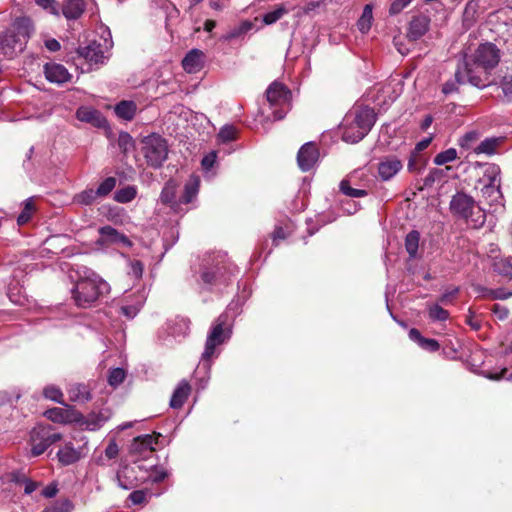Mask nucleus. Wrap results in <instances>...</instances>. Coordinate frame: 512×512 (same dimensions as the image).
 Listing matches in <instances>:
<instances>
[{"mask_svg": "<svg viewBox=\"0 0 512 512\" xmlns=\"http://www.w3.org/2000/svg\"><path fill=\"white\" fill-rule=\"evenodd\" d=\"M500 58V50L490 42L480 44L471 56H465L463 66L469 84L480 89L492 85L491 71L499 64Z\"/></svg>", "mask_w": 512, "mask_h": 512, "instance_id": "1", "label": "nucleus"}, {"mask_svg": "<svg viewBox=\"0 0 512 512\" xmlns=\"http://www.w3.org/2000/svg\"><path fill=\"white\" fill-rule=\"evenodd\" d=\"M76 281L71 289L72 299L77 307L89 308L100 297L110 291L109 284L93 270L81 266L76 270Z\"/></svg>", "mask_w": 512, "mask_h": 512, "instance_id": "2", "label": "nucleus"}, {"mask_svg": "<svg viewBox=\"0 0 512 512\" xmlns=\"http://www.w3.org/2000/svg\"><path fill=\"white\" fill-rule=\"evenodd\" d=\"M227 316L220 315L216 321L212 324L210 331L208 332L204 351L201 356V361L205 368L210 369L211 359L218 356L216 348L225 342H227L232 334L231 328L227 325Z\"/></svg>", "mask_w": 512, "mask_h": 512, "instance_id": "3", "label": "nucleus"}, {"mask_svg": "<svg viewBox=\"0 0 512 512\" xmlns=\"http://www.w3.org/2000/svg\"><path fill=\"white\" fill-rule=\"evenodd\" d=\"M450 209L455 215L464 218L473 228H480L486 221V215L482 209L476 205L471 196L463 192H458L452 197Z\"/></svg>", "mask_w": 512, "mask_h": 512, "instance_id": "4", "label": "nucleus"}, {"mask_svg": "<svg viewBox=\"0 0 512 512\" xmlns=\"http://www.w3.org/2000/svg\"><path fill=\"white\" fill-rule=\"evenodd\" d=\"M231 274L225 263V257L218 254L212 260L206 259L200 273V284L203 289L211 290L214 286L227 283Z\"/></svg>", "mask_w": 512, "mask_h": 512, "instance_id": "5", "label": "nucleus"}, {"mask_svg": "<svg viewBox=\"0 0 512 512\" xmlns=\"http://www.w3.org/2000/svg\"><path fill=\"white\" fill-rule=\"evenodd\" d=\"M142 153L147 164L160 168L168 157L167 141L157 134H151L142 140Z\"/></svg>", "mask_w": 512, "mask_h": 512, "instance_id": "6", "label": "nucleus"}, {"mask_svg": "<svg viewBox=\"0 0 512 512\" xmlns=\"http://www.w3.org/2000/svg\"><path fill=\"white\" fill-rule=\"evenodd\" d=\"M375 121L376 116L372 109L366 107L355 111L350 123L357 127V134L343 132L342 139L347 143H358L368 134Z\"/></svg>", "mask_w": 512, "mask_h": 512, "instance_id": "7", "label": "nucleus"}, {"mask_svg": "<svg viewBox=\"0 0 512 512\" xmlns=\"http://www.w3.org/2000/svg\"><path fill=\"white\" fill-rule=\"evenodd\" d=\"M60 433L52 432L51 426H38L32 429L30 433L31 456L42 455L48 447L61 440Z\"/></svg>", "mask_w": 512, "mask_h": 512, "instance_id": "8", "label": "nucleus"}, {"mask_svg": "<svg viewBox=\"0 0 512 512\" xmlns=\"http://www.w3.org/2000/svg\"><path fill=\"white\" fill-rule=\"evenodd\" d=\"M117 180L115 177H107L104 179L97 189L87 188L74 196V201L81 205H92L98 198L108 196L116 187Z\"/></svg>", "mask_w": 512, "mask_h": 512, "instance_id": "9", "label": "nucleus"}, {"mask_svg": "<svg viewBox=\"0 0 512 512\" xmlns=\"http://www.w3.org/2000/svg\"><path fill=\"white\" fill-rule=\"evenodd\" d=\"M77 54L79 58L86 61L91 69L94 66L98 67L99 65H103L108 59V56L105 55L102 44L97 43L96 41H92L86 46H80L77 49Z\"/></svg>", "mask_w": 512, "mask_h": 512, "instance_id": "10", "label": "nucleus"}, {"mask_svg": "<svg viewBox=\"0 0 512 512\" xmlns=\"http://www.w3.org/2000/svg\"><path fill=\"white\" fill-rule=\"evenodd\" d=\"M403 168L402 161L395 155L381 157L377 165L379 178L384 181H390Z\"/></svg>", "mask_w": 512, "mask_h": 512, "instance_id": "11", "label": "nucleus"}, {"mask_svg": "<svg viewBox=\"0 0 512 512\" xmlns=\"http://www.w3.org/2000/svg\"><path fill=\"white\" fill-rule=\"evenodd\" d=\"M319 159V150L313 142L305 143L298 151L297 163L301 171L311 170Z\"/></svg>", "mask_w": 512, "mask_h": 512, "instance_id": "12", "label": "nucleus"}, {"mask_svg": "<svg viewBox=\"0 0 512 512\" xmlns=\"http://www.w3.org/2000/svg\"><path fill=\"white\" fill-rule=\"evenodd\" d=\"M112 411L109 408H102L99 411H92L87 416L77 419L87 430L96 431L100 429L110 418Z\"/></svg>", "mask_w": 512, "mask_h": 512, "instance_id": "13", "label": "nucleus"}, {"mask_svg": "<svg viewBox=\"0 0 512 512\" xmlns=\"http://www.w3.org/2000/svg\"><path fill=\"white\" fill-rule=\"evenodd\" d=\"M23 41L17 38L12 32L6 30L0 35V53L7 58H13L18 52L24 49Z\"/></svg>", "mask_w": 512, "mask_h": 512, "instance_id": "14", "label": "nucleus"}, {"mask_svg": "<svg viewBox=\"0 0 512 512\" xmlns=\"http://www.w3.org/2000/svg\"><path fill=\"white\" fill-rule=\"evenodd\" d=\"M76 118L85 123H89L97 128H106L108 126L107 119L103 114L90 106H80L76 110Z\"/></svg>", "mask_w": 512, "mask_h": 512, "instance_id": "15", "label": "nucleus"}, {"mask_svg": "<svg viewBox=\"0 0 512 512\" xmlns=\"http://www.w3.org/2000/svg\"><path fill=\"white\" fill-rule=\"evenodd\" d=\"M268 102L271 106H288L291 92L285 85L279 82H273L266 91Z\"/></svg>", "mask_w": 512, "mask_h": 512, "instance_id": "16", "label": "nucleus"}, {"mask_svg": "<svg viewBox=\"0 0 512 512\" xmlns=\"http://www.w3.org/2000/svg\"><path fill=\"white\" fill-rule=\"evenodd\" d=\"M44 74L49 82L56 84H63L71 79V74L68 70L58 63H46L44 65Z\"/></svg>", "mask_w": 512, "mask_h": 512, "instance_id": "17", "label": "nucleus"}, {"mask_svg": "<svg viewBox=\"0 0 512 512\" xmlns=\"http://www.w3.org/2000/svg\"><path fill=\"white\" fill-rule=\"evenodd\" d=\"M491 267L494 273L510 281L512 280V257L511 256H489Z\"/></svg>", "mask_w": 512, "mask_h": 512, "instance_id": "18", "label": "nucleus"}, {"mask_svg": "<svg viewBox=\"0 0 512 512\" xmlns=\"http://www.w3.org/2000/svg\"><path fill=\"white\" fill-rule=\"evenodd\" d=\"M204 62V52L199 49H192L183 58L182 66L188 73H197L204 67Z\"/></svg>", "mask_w": 512, "mask_h": 512, "instance_id": "19", "label": "nucleus"}, {"mask_svg": "<svg viewBox=\"0 0 512 512\" xmlns=\"http://www.w3.org/2000/svg\"><path fill=\"white\" fill-rule=\"evenodd\" d=\"M156 438L153 435L145 434L134 438L130 446V452L140 456H146L154 451Z\"/></svg>", "mask_w": 512, "mask_h": 512, "instance_id": "20", "label": "nucleus"}, {"mask_svg": "<svg viewBox=\"0 0 512 512\" xmlns=\"http://www.w3.org/2000/svg\"><path fill=\"white\" fill-rule=\"evenodd\" d=\"M136 474L137 471L135 467L124 466L116 475L118 486L124 490H130L137 487L139 480Z\"/></svg>", "mask_w": 512, "mask_h": 512, "instance_id": "21", "label": "nucleus"}, {"mask_svg": "<svg viewBox=\"0 0 512 512\" xmlns=\"http://www.w3.org/2000/svg\"><path fill=\"white\" fill-rule=\"evenodd\" d=\"M12 32L17 38H21L23 41V45H26L27 40L30 38L33 33L32 22L27 17L17 18L12 26L7 29Z\"/></svg>", "mask_w": 512, "mask_h": 512, "instance_id": "22", "label": "nucleus"}, {"mask_svg": "<svg viewBox=\"0 0 512 512\" xmlns=\"http://www.w3.org/2000/svg\"><path fill=\"white\" fill-rule=\"evenodd\" d=\"M493 84H497L503 93V98L507 102L512 101V66L500 69L497 80L494 78Z\"/></svg>", "mask_w": 512, "mask_h": 512, "instance_id": "23", "label": "nucleus"}, {"mask_svg": "<svg viewBox=\"0 0 512 512\" xmlns=\"http://www.w3.org/2000/svg\"><path fill=\"white\" fill-rule=\"evenodd\" d=\"M190 393L191 386L189 382L184 379L181 380L172 394V397L170 399V407L173 409L181 408L184 405Z\"/></svg>", "mask_w": 512, "mask_h": 512, "instance_id": "24", "label": "nucleus"}, {"mask_svg": "<svg viewBox=\"0 0 512 512\" xmlns=\"http://www.w3.org/2000/svg\"><path fill=\"white\" fill-rule=\"evenodd\" d=\"M429 29V19L426 16H417L409 24L408 37L412 40L420 39Z\"/></svg>", "mask_w": 512, "mask_h": 512, "instance_id": "25", "label": "nucleus"}, {"mask_svg": "<svg viewBox=\"0 0 512 512\" xmlns=\"http://www.w3.org/2000/svg\"><path fill=\"white\" fill-rule=\"evenodd\" d=\"M99 234L101 235L102 239L105 242L117 243V244L119 243L124 246L132 245L131 241L129 240V238L126 235L119 233L112 226L107 225V226H103V227L99 228Z\"/></svg>", "mask_w": 512, "mask_h": 512, "instance_id": "26", "label": "nucleus"}, {"mask_svg": "<svg viewBox=\"0 0 512 512\" xmlns=\"http://www.w3.org/2000/svg\"><path fill=\"white\" fill-rule=\"evenodd\" d=\"M465 83H469L467 81L465 67L463 65L458 66V68L454 74V79H450L443 84L442 92L445 95L452 94L458 90V85L465 84Z\"/></svg>", "mask_w": 512, "mask_h": 512, "instance_id": "27", "label": "nucleus"}, {"mask_svg": "<svg viewBox=\"0 0 512 512\" xmlns=\"http://www.w3.org/2000/svg\"><path fill=\"white\" fill-rule=\"evenodd\" d=\"M84 10V0H67L62 6V14L68 20L78 19Z\"/></svg>", "mask_w": 512, "mask_h": 512, "instance_id": "28", "label": "nucleus"}, {"mask_svg": "<svg viewBox=\"0 0 512 512\" xmlns=\"http://www.w3.org/2000/svg\"><path fill=\"white\" fill-rule=\"evenodd\" d=\"M501 184L483 185L481 188L482 197L492 206H503V195L500 189Z\"/></svg>", "mask_w": 512, "mask_h": 512, "instance_id": "29", "label": "nucleus"}, {"mask_svg": "<svg viewBox=\"0 0 512 512\" xmlns=\"http://www.w3.org/2000/svg\"><path fill=\"white\" fill-rule=\"evenodd\" d=\"M57 457L62 465L68 466L79 461L82 455L81 451L75 449L72 444H66L58 451Z\"/></svg>", "mask_w": 512, "mask_h": 512, "instance_id": "30", "label": "nucleus"}, {"mask_svg": "<svg viewBox=\"0 0 512 512\" xmlns=\"http://www.w3.org/2000/svg\"><path fill=\"white\" fill-rule=\"evenodd\" d=\"M409 338L416 342L422 349L429 352H435L440 348L439 343L435 339L423 337L416 328L410 329Z\"/></svg>", "mask_w": 512, "mask_h": 512, "instance_id": "31", "label": "nucleus"}, {"mask_svg": "<svg viewBox=\"0 0 512 512\" xmlns=\"http://www.w3.org/2000/svg\"><path fill=\"white\" fill-rule=\"evenodd\" d=\"M199 177L192 175L185 183L184 192L181 196L180 202L184 204L191 203L199 192Z\"/></svg>", "mask_w": 512, "mask_h": 512, "instance_id": "32", "label": "nucleus"}, {"mask_svg": "<svg viewBox=\"0 0 512 512\" xmlns=\"http://www.w3.org/2000/svg\"><path fill=\"white\" fill-rule=\"evenodd\" d=\"M483 178L479 180L483 185L501 184V170L496 164H486L483 166Z\"/></svg>", "mask_w": 512, "mask_h": 512, "instance_id": "33", "label": "nucleus"}, {"mask_svg": "<svg viewBox=\"0 0 512 512\" xmlns=\"http://www.w3.org/2000/svg\"><path fill=\"white\" fill-rule=\"evenodd\" d=\"M68 395L73 402H87L91 399V394L88 387L85 384L76 383L70 385L68 389Z\"/></svg>", "mask_w": 512, "mask_h": 512, "instance_id": "34", "label": "nucleus"}, {"mask_svg": "<svg viewBox=\"0 0 512 512\" xmlns=\"http://www.w3.org/2000/svg\"><path fill=\"white\" fill-rule=\"evenodd\" d=\"M34 199L35 197H29L23 201L22 211L17 217V224L19 226L27 224L32 219V216L36 211Z\"/></svg>", "mask_w": 512, "mask_h": 512, "instance_id": "35", "label": "nucleus"}, {"mask_svg": "<svg viewBox=\"0 0 512 512\" xmlns=\"http://www.w3.org/2000/svg\"><path fill=\"white\" fill-rule=\"evenodd\" d=\"M137 107L133 101H121L115 106L116 115L124 120H132L135 116Z\"/></svg>", "mask_w": 512, "mask_h": 512, "instance_id": "36", "label": "nucleus"}, {"mask_svg": "<svg viewBox=\"0 0 512 512\" xmlns=\"http://www.w3.org/2000/svg\"><path fill=\"white\" fill-rule=\"evenodd\" d=\"M501 142V137L486 138L476 148H474V152L476 154L492 155L496 152V149Z\"/></svg>", "mask_w": 512, "mask_h": 512, "instance_id": "37", "label": "nucleus"}, {"mask_svg": "<svg viewBox=\"0 0 512 512\" xmlns=\"http://www.w3.org/2000/svg\"><path fill=\"white\" fill-rule=\"evenodd\" d=\"M253 28V24L251 21L245 20L241 22L239 25L231 28L223 37L222 39L225 41H231L236 38H239L243 35H245L247 32H249Z\"/></svg>", "mask_w": 512, "mask_h": 512, "instance_id": "38", "label": "nucleus"}, {"mask_svg": "<svg viewBox=\"0 0 512 512\" xmlns=\"http://www.w3.org/2000/svg\"><path fill=\"white\" fill-rule=\"evenodd\" d=\"M373 21V11L372 6L370 4H367L364 6L363 12L361 17L357 21V27L362 33H367L371 26Z\"/></svg>", "mask_w": 512, "mask_h": 512, "instance_id": "39", "label": "nucleus"}, {"mask_svg": "<svg viewBox=\"0 0 512 512\" xmlns=\"http://www.w3.org/2000/svg\"><path fill=\"white\" fill-rule=\"evenodd\" d=\"M420 233L416 230L410 231L405 238V248L410 258H415L419 248Z\"/></svg>", "mask_w": 512, "mask_h": 512, "instance_id": "40", "label": "nucleus"}, {"mask_svg": "<svg viewBox=\"0 0 512 512\" xmlns=\"http://www.w3.org/2000/svg\"><path fill=\"white\" fill-rule=\"evenodd\" d=\"M137 195V190L134 186H126L119 189L114 194V200L118 203L131 202Z\"/></svg>", "mask_w": 512, "mask_h": 512, "instance_id": "41", "label": "nucleus"}, {"mask_svg": "<svg viewBox=\"0 0 512 512\" xmlns=\"http://www.w3.org/2000/svg\"><path fill=\"white\" fill-rule=\"evenodd\" d=\"M176 196V184L173 181H168L165 183L161 194H160V200L164 204L173 205L174 199Z\"/></svg>", "mask_w": 512, "mask_h": 512, "instance_id": "42", "label": "nucleus"}, {"mask_svg": "<svg viewBox=\"0 0 512 512\" xmlns=\"http://www.w3.org/2000/svg\"><path fill=\"white\" fill-rule=\"evenodd\" d=\"M44 415L51 421L55 423H67L69 421L68 419V412L62 408H52L48 409Z\"/></svg>", "mask_w": 512, "mask_h": 512, "instance_id": "43", "label": "nucleus"}, {"mask_svg": "<svg viewBox=\"0 0 512 512\" xmlns=\"http://www.w3.org/2000/svg\"><path fill=\"white\" fill-rule=\"evenodd\" d=\"M340 191L349 196V197H352V198H360V197H364V196H367V191L364 190V189H356V188H352L350 186V183L348 180H342L340 182Z\"/></svg>", "mask_w": 512, "mask_h": 512, "instance_id": "44", "label": "nucleus"}, {"mask_svg": "<svg viewBox=\"0 0 512 512\" xmlns=\"http://www.w3.org/2000/svg\"><path fill=\"white\" fill-rule=\"evenodd\" d=\"M428 314L430 319L433 321H445L449 318V312L439 304L429 306Z\"/></svg>", "mask_w": 512, "mask_h": 512, "instance_id": "45", "label": "nucleus"}, {"mask_svg": "<svg viewBox=\"0 0 512 512\" xmlns=\"http://www.w3.org/2000/svg\"><path fill=\"white\" fill-rule=\"evenodd\" d=\"M457 158V151L454 148H449L445 151L438 153L434 158L436 165H444L454 161Z\"/></svg>", "mask_w": 512, "mask_h": 512, "instance_id": "46", "label": "nucleus"}, {"mask_svg": "<svg viewBox=\"0 0 512 512\" xmlns=\"http://www.w3.org/2000/svg\"><path fill=\"white\" fill-rule=\"evenodd\" d=\"M43 395L46 399L52 400L59 404L63 403V393L60 388L55 385H49L45 387L43 390Z\"/></svg>", "mask_w": 512, "mask_h": 512, "instance_id": "47", "label": "nucleus"}, {"mask_svg": "<svg viewBox=\"0 0 512 512\" xmlns=\"http://www.w3.org/2000/svg\"><path fill=\"white\" fill-rule=\"evenodd\" d=\"M236 132L233 125H224L218 133V140L222 143L231 142L236 138Z\"/></svg>", "mask_w": 512, "mask_h": 512, "instance_id": "48", "label": "nucleus"}, {"mask_svg": "<svg viewBox=\"0 0 512 512\" xmlns=\"http://www.w3.org/2000/svg\"><path fill=\"white\" fill-rule=\"evenodd\" d=\"M125 377H126V372L124 371V369L114 368V369L110 370V372H109L108 383L111 386L116 387L124 381Z\"/></svg>", "mask_w": 512, "mask_h": 512, "instance_id": "49", "label": "nucleus"}, {"mask_svg": "<svg viewBox=\"0 0 512 512\" xmlns=\"http://www.w3.org/2000/svg\"><path fill=\"white\" fill-rule=\"evenodd\" d=\"M286 13V10L283 6H279L278 8H276L275 10L273 11H270L268 13H266L264 16H263V22L266 24V25H271V24H274L275 22H277L284 14Z\"/></svg>", "mask_w": 512, "mask_h": 512, "instance_id": "50", "label": "nucleus"}, {"mask_svg": "<svg viewBox=\"0 0 512 512\" xmlns=\"http://www.w3.org/2000/svg\"><path fill=\"white\" fill-rule=\"evenodd\" d=\"M34 2L44 10H47L49 13L59 16L60 9L55 0H34Z\"/></svg>", "mask_w": 512, "mask_h": 512, "instance_id": "51", "label": "nucleus"}, {"mask_svg": "<svg viewBox=\"0 0 512 512\" xmlns=\"http://www.w3.org/2000/svg\"><path fill=\"white\" fill-rule=\"evenodd\" d=\"M478 137L479 135L477 132L471 131L463 135L459 139L458 143L462 148L469 150L472 148V145L478 140Z\"/></svg>", "mask_w": 512, "mask_h": 512, "instance_id": "52", "label": "nucleus"}, {"mask_svg": "<svg viewBox=\"0 0 512 512\" xmlns=\"http://www.w3.org/2000/svg\"><path fill=\"white\" fill-rule=\"evenodd\" d=\"M141 307H142V301H139L137 304H134V305L122 306L121 307V312L128 319H133L138 314V312L140 311Z\"/></svg>", "mask_w": 512, "mask_h": 512, "instance_id": "53", "label": "nucleus"}, {"mask_svg": "<svg viewBox=\"0 0 512 512\" xmlns=\"http://www.w3.org/2000/svg\"><path fill=\"white\" fill-rule=\"evenodd\" d=\"M128 499L133 505L144 504L147 501L146 492L143 490H135L129 494Z\"/></svg>", "mask_w": 512, "mask_h": 512, "instance_id": "54", "label": "nucleus"}, {"mask_svg": "<svg viewBox=\"0 0 512 512\" xmlns=\"http://www.w3.org/2000/svg\"><path fill=\"white\" fill-rule=\"evenodd\" d=\"M118 145L124 151H127L133 146V138L127 132H121L118 137Z\"/></svg>", "mask_w": 512, "mask_h": 512, "instance_id": "55", "label": "nucleus"}, {"mask_svg": "<svg viewBox=\"0 0 512 512\" xmlns=\"http://www.w3.org/2000/svg\"><path fill=\"white\" fill-rule=\"evenodd\" d=\"M510 297H512V292L503 288L491 289V292H489V299L491 300H506Z\"/></svg>", "mask_w": 512, "mask_h": 512, "instance_id": "56", "label": "nucleus"}, {"mask_svg": "<svg viewBox=\"0 0 512 512\" xmlns=\"http://www.w3.org/2000/svg\"><path fill=\"white\" fill-rule=\"evenodd\" d=\"M491 311L497 317V319L504 321L509 316V309L501 304H494Z\"/></svg>", "mask_w": 512, "mask_h": 512, "instance_id": "57", "label": "nucleus"}, {"mask_svg": "<svg viewBox=\"0 0 512 512\" xmlns=\"http://www.w3.org/2000/svg\"><path fill=\"white\" fill-rule=\"evenodd\" d=\"M143 273V264L139 260H133L130 262L129 265V274L132 275L134 278L139 279L141 278Z\"/></svg>", "mask_w": 512, "mask_h": 512, "instance_id": "58", "label": "nucleus"}, {"mask_svg": "<svg viewBox=\"0 0 512 512\" xmlns=\"http://www.w3.org/2000/svg\"><path fill=\"white\" fill-rule=\"evenodd\" d=\"M216 159H217V153L215 151H211L210 153L205 155L201 161V165H202L203 169L210 170L214 166Z\"/></svg>", "mask_w": 512, "mask_h": 512, "instance_id": "59", "label": "nucleus"}, {"mask_svg": "<svg viewBox=\"0 0 512 512\" xmlns=\"http://www.w3.org/2000/svg\"><path fill=\"white\" fill-rule=\"evenodd\" d=\"M119 448L115 440H111L107 445L104 454L108 460L114 459L118 456Z\"/></svg>", "mask_w": 512, "mask_h": 512, "instance_id": "60", "label": "nucleus"}, {"mask_svg": "<svg viewBox=\"0 0 512 512\" xmlns=\"http://www.w3.org/2000/svg\"><path fill=\"white\" fill-rule=\"evenodd\" d=\"M412 0H394L391 4L389 12L392 15L400 13Z\"/></svg>", "mask_w": 512, "mask_h": 512, "instance_id": "61", "label": "nucleus"}, {"mask_svg": "<svg viewBox=\"0 0 512 512\" xmlns=\"http://www.w3.org/2000/svg\"><path fill=\"white\" fill-rule=\"evenodd\" d=\"M458 292H459L458 287H454L451 290L445 291L439 298V302L444 305L452 303V299L458 294Z\"/></svg>", "mask_w": 512, "mask_h": 512, "instance_id": "62", "label": "nucleus"}, {"mask_svg": "<svg viewBox=\"0 0 512 512\" xmlns=\"http://www.w3.org/2000/svg\"><path fill=\"white\" fill-rule=\"evenodd\" d=\"M441 175V172L437 169L431 170L428 175L424 178V186H432V184L435 182L437 178H439Z\"/></svg>", "mask_w": 512, "mask_h": 512, "instance_id": "63", "label": "nucleus"}, {"mask_svg": "<svg viewBox=\"0 0 512 512\" xmlns=\"http://www.w3.org/2000/svg\"><path fill=\"white\" fill-rule=\"evenodd\" d=\"M472 287L474 292H476L479 296L489 299V292H491L490 288L484 287L480 284H474Z\"/></svg>", "mask_w": 512, "mask_h": 512, "instance_id": "64", "label": "nucleus"}]
</instances>
